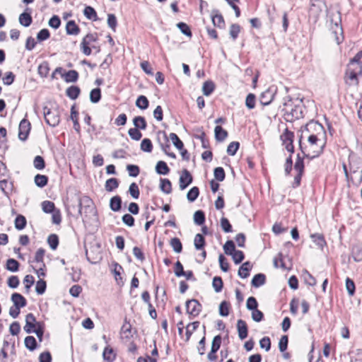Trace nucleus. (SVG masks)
<instances>
[{"label": "nucleus", "instance_id": "f257e3e1", "mask_svg": "<svg viewBox=\"0 0 362 362\" xmlns=\"http://www.w3.org/2000/svg\"><path fill=\"white\" fill-rule=\"evenodd\" d=\"M323 132V126L315 121H310L306 124L302 130V135L298 142L303 157H300V154L297 155V159L294 164V170L297 172V174L294 177L292 184L293 188H296L300 185L305 168L303 158L313 159L318 157L323 152L325 143L321 142L318 138V135Z\"/></svg>", "mask_w": 362, "mask_h": 362}, {"label": "nucleus", "instance_id": "f03ea898", "mask_svg": "<svg viewBox=\"0 0 362 362\" xmlns=\"http://www.w3.org/2000/svg\"><path fill=\"white\" fill-rule=\"evenodd\" d=\"M282 111L284 112V119L287 122H291L303 117L301 107L299 105H293V101L289 97H288V100H285L284 103Z\"/></svg>", "mask_w": 362, "mask_h": 362}, {"label": "nucleus", "instance_id": "7ed1b4c3", "mask_svg": "<svg viewBox=\"0 0 362 362\" xmlns=\"http://www.w3.org/2000/svg\"><path fill=\"white\" fill-rule=\"evenodd\" d=\"M362 74V66L356 63H349L345 73L344 80L349 86H356L358 84V76Z\"/></svg>", "mask_w": 362, "mask_h": 362}, {"label": "nucleus", "instance_id": "20e7f679", "mask_svg": "<svg viewBox=\"0 0 362 362\" xmlns=\"http://www.w3.org/2000/svg\"><path fill=\"white\" fill-rule=\"evenodd\" d=\"M44 117L46 123L52 127H57L60 122V114L57 108H43Z\"/></svg>", "mask_w": 362, "mask_h": 362}, {"label": "nucleus", "instance_id": "39448f33", "mask_svg": "<svg viewBox=\"0 0 362 362\" xmlns=\"http://www.w3.org/2000/svg\"><path fill=\"white\" fill-rule=\"evenodd\" d=\"M293 132L289 131L287 128L281 135V139L283 144L285 145L286 149L291 153H293L294 151V146L293 145Z\"/></svg>", "mask_w": 362, "mask_h": 362}, {"label": "nucleus", "instance_id": "423d86ee", "mask_svg": "<svg viewBox=\"0 0 362 362\" xmlns=\"http://www.w3.org/2000/svg\"><path fill=\"white\" fill-rule=\"evenodd\" d=\"M187 313L194 317L199 315L202 310V305L196 299L188 300L186 302Z\"/></svg>", "mask_w": 362, "mask_h": 362}, {"label": "nucleus", "instance_id": "0eeeda50", "mask_svg": "<svg viewBox=\"0 0 362 362\" xmlns=\"http://www.w3.org/2000/svg\"><path fill=\"white\" fill-rule=\"evenodd\" d=\"M18 138L21 141H25L30 131V123L26 119H23L18 127Z\"/></svg>", "mask_w": 362, "mask_h": 362}, {"label": "nucleus", "instance_id": "6e6552de", "mask_svg": "<svg viewBox=\"0 0 362 362\" xmlns=\"http://www.w3.org/2000/svg\"><path fill=\"white\" fill-rule=\"evenodd\" d=\"M192 180L193 178L190 173L187 170L184 169L182 171V173L179 179L180 189L181 190L185 189V188H187L188 185H189L192 182Z\"/></svg>", "mask_w": 362, "mask_h": 362}, {"label": "nucleus", "instance_id": "1a4fd4ad", "mask_svg": "<svg viewBox=\"0 0 362 362\" xmlns=\"http://www.w3.org/2000/svg\"><path fill=\"white\" fill-rule=\"evenodd\" d=\"M276 90L269 88L265 91L262 92L259 97V102L263 105H269L274 98Z\"/></svg>", "mask_w": 362, "mask_h": 362}, {"label": "nucleus", "instance_id": "9d476101", "mask_svg": "<svg viewBox=\"0 0 362 362\" xmlns=\"http://www.w3.org/2000/svg\"><path fill=\"white\" fill-rule=\"evenodd\" d=\"M38 322L36 321V318L33 313H28L25 316V325L23 327L26 333H32L33 329L37 327Z\"/></svg>", "mask_w": 362, "mask_h": 362}, {"label": "nucleus", "instance_id": "9b49d317", "mask_svg": "<svg viewBox=\"0 0 362 362\" xmlns=\"http://www.w3.org/2000/svg\"><path fill=\"white\" fill-rule=\"evenodd\" d=\"M237 329L239 338L243 340L245 339L248 334L247 325L243 320H238L237 322Z\"/></svg>", "mask_w": 362, "mask_h": 362}, {"label": "nucleus", "instance_id": "f8f14e48", "mask_svg": "<svg viewBox=\"0 0 362 362\" xmlns=\"http://www.w3.org/2000/svg\"><path fill=\"white\" fill-rule=\"evenodd\" d=\"M211 19L212 23L214 25V26H216L218 28H222L225 25L223 17L221 14L218 13V11L216 9H214L211 12Z\"/></svg>", "mask_w": 362, "mask_h": 362}, {"label": "nucleus", "instance_id": "ddd939ff", "mask_svg": "<svg viewBox=\"0 0 362 362\" xmlns=\"http://www.w3.org/2000/svg\"><path fill=\"white\" fill-rule=\"evenodd\" d=\"M93 205L92 200L87 196H84L79 199L78 203V213L82 214V211L84 209L86 212L87 209L90 208Z\"/></svg>", "mask_w": 362, "mask_h": 362}, {"label": "nucleus", "instance_id": "4468645a", "mask_svg": "<svg viewBox=\"0 0 362 362\" xmlns=\"http://www.w3.org/2000/svg\"><path fill=\"white\" fill-rule=\"evenodd\" d=\"M11 301L13 305L20 308H23L26 305V299L20 293H14L11 296Z\"/></svg>", "mask_w": 362, "mask_h": 362}, {"label": "nucleus", "instance_id": "2eb2a0df", "mask_svg": "<svg viewBox=\"0 0 362 362\" xmlns=\"http://www.w3.org/2000/svg\"><path fill=\"white\" fill-rule=\"evenodd\" d=\"M80 28L74 21H69L66 25V32L69 35H78L80 33Z\"/></svg>", "mask_w": 362, "mask_h": 362}, {"label": "nucleus", "instance_id": "dca6fc26", "mask_svg": "<svg viewBox=\"0 0 362 362\" xmlns=\"http://www.w3.org/2000/svg\"><path fill=\"white\" fill-rule=\"evenodd\" d=\"M252 267V266L250 262H245L240 267L238 273V276L243 279L248 277Z\"/></svg>", "mask_w": 362, "mask_h": 362}, {"label": "nucleus", "instance_id": "f3484780", "mask_svg": "<svg viewBox=\"0 0 362 362\" xmlns=\"http://www.w3.org/2000/svg\"><path fill=\"white\" fill-rule=\"evenodd\" d=\"M62 77L66 83H74L78 80V74L75 70H70L62 74Z\"/></svg>", "mask_w": 362, "mask_h": 362}, {"label": "nucleus", "instance_id": "a211bd4d", "mask_svg": "<svg viewBox=\"0 0 362 362\" xmlns=\"http://www.w3.org/2000/svg\"><path fill=\"white\" fill-rule=\"evenodd\" d=\"M121 334L123 335L124 338L128 340L133 337L132 333V325L129 322L127 321V319H125L124 323L122 326Z\"/></svg>", "mask_w": 362, "mask_h": 362}, {"label": "nucleus", "instance_id": "6ab92c4d", "mask_svg": "<svg viewBox=\"0 0 362 362\" xmlns=\"http://www.w3.org/2000/svg\"><path fill=\"white\" fill-rule=\"evenodd\" d=\"M110 207L113 211H119L122 208V199L116 195L110 199Z\"/></svg>", "mask_w": 362, "mask_h": 362}, {"label": "nucleus", "instance_id": "aec40b11", "mask_svg": "<svg viewBox=\"0 0 362 362\" xmlns=\"http://www.w3.org/2000/svg\"><path fill=\"white\" fill-rule=\"evenodd\" d=\"M215 139L217 141H223L228 136V132L221 126H216L214 129Z\"/></svg>", "mask_w": 362, "mask_h": 362}, {"label": "nucleus", "instance_id": "412c9836", "mask_svg": "<svg viewBox=\"0 0 362 362\" xmlns=\"http://www.w3.org/2000/svg\"><path fill=\"white\" fill-rule=\"evenodd\" d=\"M103 358L105 361H113L116 358V354L115 353L112 348H111L110 346H107L104 349Z\"/></svg>", "mask_w": 362, "mask_h": 362}, {"label": "nucleus", "instance_id": "4be33fe9", "mask_svg": "<svg viewBox=\"0 0 362 362\" xmlns=\"http://www.w3.org/2000/svg\"><path fill=\"white\" fill-rule=\"evenodd\" d=\"M266 276L263 274H255L252 279V285L255 288H258L265 284Z\"/></svg>", "mask_w": 362, "mask_h": 362}, {"label": "nucleus", "instance_id": "5701e85b", "mask_svg": "<svg viewBox=\"0 0 362 362\" xmlns=\"http://www.w3.org/2000/svg\"><path fill=\"white\" fill-rule=\"evenodd\" d=\"M81 93V89L76 86H71L66 90V95L71 100H76Z\"/></svg>", "mask_w": 362, "mask_h": 362}, {"label": "nucleus", "instance_id": "b1692460", "mask_svg": "<svg viewBox=\"0 0 362 362\" xmlns=\"http://www.w3.org/2000/svg\"><path fill=\"white\" fill-rule=\"evenodd\" d=\"M134 128L144 130L147 127V123L145 118L142 116H136L133 119Z\"/></svg>", "mask_w": 362, "mask_h": 362}, {"label": "nucleus", "instance_id": "393cba45", "mask_svg": "<svg viewBox=\"0 0 362 362\" xmlns=\"http://www.w3.org/2000/svg\"><path fill=\"white\" fill-rule=\"evenodd\" d=\"M160 190L166 194H170L172 192V185L170 181L166 178H160Z\"/></svg>", "mask_w": 362, "mask_h": 362}, {"label": "nucleus", "instance_id": "a878e982", "mask_svg": "<svg viewBox=\"0 0 362 362\" xmlns=\"http://www.w3.org/2000/svg\"><path fill=\"white\" fill-rule=\"evenodd\" d=\"M33 22L32 16L30 13L23 12L19 16V23L21 25L25 27H28Z\"/></svg>", "mask_w": 362, "mask_h": 362}, {"label": "nucleus", "instance_id": "bb28decb", "mask_svg": "<svg viewBox=\"0 0 362 362\" xmlns=\"http://www.w3.org/2000/svg\"><path fill=\"white\" fill-rule=\"evenodd\" d=\"M119 186V181L117 178H110L106 180L105 188L107 192H112L114 189H117Z\"/></svg>", "mask_w": 362, "mask_h": 362}, {"label": "nucleus", "instance_id": "cd10ccee", "mask_svg": "<svg viewBox=\"0 0 362 362\" xmlns=\"http://www.w3.org/2000/svg\"><path fill=\"white\" fill-rule=\"evenodd\" d=\"M199 322L195 321L186 326V341H189L192 333L199 327Z\"/></svg>", "mask_w": 362, "mask_h": 362}, {"label": "nucleus", "instance_id": "c85d7f7f", "mask_svg": "<svg viewBox=\"0 0 362 362\" xmlns=\"http://www.w3.org/2000/svg\"><path fill=\"white\" fill-rule=\"evenodd\" d=\"M156 170L158 174L165 175L170 172V168L165 162L160 160L156 164Z\"/></svg>", "mask_w": 362, "mask_h": 362}, {"label": "nucleus", "instance_id": "c756f323", "mask_svg": "<svg viewBox=\"0 0 362 362\" xmlns=\"http://www.w3.org/2000/svg\"><path fill=\"white\" fill-rule=\"evenodd\" d=\"M19 266L20 264L17 260L10 258L6 261V269L11 272H16L18 271Z\"/></svg>", "mask_w": 362, "mask_h": 362}, {"label": "nucleus", "instance_id": "7c9ffc66", "mask_svg": "<svg viewBox=\"0 0 362 362\" xmlns=\"http://www.w3.org/2000/svg\"><path fill=\"white\" fill-rule=\"evenodd\" d=\"M215 89V85L211 81H206L204 83L202 86V92L204 95L209 96Z\"/></svg>", "mask_w": 362, "mask_h": 362}, {"label": "nucleus", "instance_id": "2f4dec72", "mask_svg": "<svg viewBox=\"0 0 362 362\" xmlns=\"http://www.w3.org/2000/svg\"><path fill=\"white\" fill-rule=\"evenodd\" d=\"M194 244L196 250H203L205 245V238L202 234H197L194 237Z\"/></svg>", "mask_w": 362, "mask_h": 362}, {"label": "nucleus", "instance_id": "473e14b6", "mask_svg": "<svg viewBox=\"0 0 362 362\" xmlns=\"http://www.w3.org/2000/svg\"><path fill=\"white\" fill-rule=\"evenodd\" d=\"M25 347L30 351H34L37 347V341L34 337L28 336L24 340Z\"/></svg>", "mask_w": 362, "mask_h": 362}, {"label": "nucleus", "instance_id": "72a5a7b5", "mask_svg": "<svg viewBox=\"0 0 362 362\" xmlns=\"http://www.w3.org/2000/svg\"><path fill=\"white\" fill-rule=\"evenodd\" d=\"M83 14L89 20H97V13L95 10L90 6H87L85 7L83 10Z\"/></svg>", "mask_w": 362, "mask_h": 362}, {"label": "nucleus", "instance_id": "f704fd0d", "mask_svg": "<svg viewBox=\"0 0 362 362\" xmlns=\"http://www.w3.org/2000/svg\"><path fill=\"white\" fill-rule=\"evenodd\" d=\"M35 184L39 187H44L47 185L48 177L46 175L37 174L35 176Z\"/></svg>", "mask_w": 362, "mask_h": 362}, {"label": "nucleus", "instance_id": "c9c22d12", "mask_svg": "<svg viewBox=\"0 0 362 362\" xmlns=\"http://www.w3.org/2000/svg\"><path fill=\"white\" fill-rule=\"evenodd\" d=\"M149 102L147 98L144 95H140L138 97L136 101V105L141 110H146L148 108Z\"/></svg>", "mask_w": 362, "mask_h": 362}, {"label": "nucleus", "instance_id": "e433bc0d", "mask_svg": "<svg viewBox=\"0 0 362 362\" xmlns=\"http://www.w3.org/2000/svg\"><path fill=\"white\" fill-rule=\"evenodd\" d=\"M26 218L23 215H18L15 219V228L17 230H23L26 226Z\"/></svg>", "mask_w": 362, "mask_h": 362}, {"label": "nucleus", "instance_id": "4c0bfd02", "mask_svg": "<svg viewBox=\"0 0 362 362\" xmlns=\"http://www.w3.org/2000/svg\"><path fill=\"white\" fill-rule=\"evenodd\" d=\"M101 99V90L99 88L93 89L90 93V100L93 103H98Z\"/></svg>", "mask_w": 362, "mask_h": 362}, {"label": "nucleus", "instance_id": "58836bf2", "mask_svg": "<svg viewBox=\"0 0 362 362\" xmlns=\"http://www.w3.org/2000/svg\"><path fill=\"white\" fill-rule=\"evenodd\" d=\"M199 194V189L197 187H193L191 188L187 194V199L189 202H194Z\"/></svg>", "mask_w": 362, "mask_h": 362}, {"label": "nucleus", "instance_id": "ea45409f", "mask_svg": "<svg viewBox=\"0 0 362 362\" xmlns=\"http://www.w3.org/2000/svg\"><path fill=\"white\" fill-rule=\"evenodd\" d=\"M274 267L275 268H281L286 269L287 267L283 260V255L281 252L278 253L273 259Z\"/></svg>", "mask_w": 362, "mask_h": 362}, {"label": "nucleus", "instance_id": "a19ab883", "mask_svg": "<svg viewBox=\"0 0 362 362\" xmlns=\"http://www.w3.org/2000/svg\"><path fill=\"white\" fill-rule=\"evenodd\" d=\"M310 238H312L313 241L320 247H322L326 244L325 238L322 234H312Z\"/></svg>", "mask_w": 362, "mask_h": 362}, {"label": "nucleus", "instance_id": "79ce46f5", "mask_svg": "<svg viewBox=\"0 0 362 362\" xmlns=\"http://www.w3.org/2000/svg\"><path fill=\"white\" fill-rule=\"evenodd\" d=\"M194 221L198 226L202 225L205 221V214L203 211L198 210L194 214Z\"/></svg>", "mask_w": 362, "mask_h": 362}, {"label": "nucleus", "instance_id": "37998d69", "mask_svg": "<svg viewBox=\"0 0 362 362\" xmlns=\"http://www.w3.org/2000/svg\"><path fill=\"white\" fill-rule=\"evenodd\" d=\"M47 243L53 250H56L59 245V238L56 234H51L47 238Z\"/></svg>", "mask_w": 362, "mask_h": 362}, {"label": "nucleus", "instance_id": "c03bdc74", "mask_svg": "<svg viewBox=\"0 0 362 362\" xmlns=\"http://www.w3.org/2000/svg\"><path fill=\"white\" fill-rule=\"evenodd\" d=\"M224 252L227 255H231L235 250V245L233 240H227L225 245H223Z\"/></svg>", "mask_w": 362, "mask_h": 362}, {"label": "nucleus", "instance_id": "a18cd8bd", "mask_svg": "<svg viewBox=\"0 0 362 362\" xmlns=\"http://www.w3.org/2000/svg\"><path fill=\"white\" fill-rule=\"evenodd\" d=\"M171 247H173V250L176 253H180L182 250V245L181 241L177 238H173L171 239L170 243Z\"/></svg>", "mask_w": 362, "mask_h": 362}, {"label": "nucleus", "instance_id": "49530a36", "mask_svg": "<svg viewBox=\"0 0 362 362\" xmlns=\"http://www.w3.org/2000/svg\"><path fill=\"white\" fill-rule=\"evenodd\" d=\"M42 209L45 213L50 214L54 211L55 205L52 202L44 201L42 202Z\"/></svg>", "mask_w": 362, "mask_h": 362}, {"label": "nucleus", "instance_id": "de8ad7c7", "mask_svg": "<svg viewBox=\"0 0 362 362\" xmlns=\"http://www.w3.org/2000/svg\"><path fill=\"white\" fill-rule=\"evenodd\" d=\"M169 138L171 139V141L173 143V145L177 149L182 150L183 148L184 144L175 133H170L169 135Z\"/></svg>", "mask_w": 362, "mask_h": 362}, {"label": "nucleus", "instance_id": "09e8293b", "mask_svg": "<svg viewBox=\"0 0 362 362\" xmlns=\"http://www.w3.org/2000/svg\"><path fill=\"white\" fill-rule=\"evenodd\" d=\"M230 304L227 301H222L219 305V314L223 317H226L229 315Z\"/></svg>", "mask_w": 362, "mask_h": 362}, {"label": "nucleus", "instance_id": "8fccbe9b", "mask_svg": "<svg viewBox=\"0 0 362 362\" xmlns=\"http://www.w3.org/2000/svg\"><path fill=\"white\" fill-rule=\"evenodd\" d=\"M352 256L355 262L362 261V247L355 246L352 250Z\"/></svg>", "mask_w": 362, "mask_h": 362}, {"label": "nucleus", "instance_id": "3c124183", "mask_svg": "<svg viewBox=\"0 0 362 362\" xmlns=\"http://www.w3.org/2000/svg\"><path fill=\"white\" fill-rule=\"evenodd\" d=\"M141 149L144 152H151L153 149L151 141L149 139H144L141 143Z\"/></svg>", "mask_w": 362, "mask_h": 362}, {"label": "nucleus", "instance_id": "603ef678", "mask_svg": "<svg viewBox=\"0 0 362 362\" xmlns=\"http://www.w3.org/2000/svg\"><path fill=\"white\" fill-rule=\"evenodd\" d=\"M38 74L42 77H47L49 74V67L47 62H44L39 65L38 69Z\"/></svg>", "mask_w": 362, "mask_h": 362}, {"label": "nucleus", "instance_id": "864d4df0", "mask_svg": "<svg viewBox=\"0 0 362 362\" xmlns=\"http://www.w3.org/2000/svg\"><path fill=\"white\" fill-rule=\"evenodd\" d=\"M223 281L220 276H215L213 279L212 286L216 293L221 291L223 288Z\"/></svg>", "mask_w": 362, "mask_h": 362}, {"label": "nucleus", "instance_id": "5fc2aeb1", "mask_svg": "<svg viewBox=\"0 0 362 362\" xmlns=\"http://www.w3.org/2000/svg\"><path fill=\"white\" fill-rule=\"evenodd\" d=\"M33 165L37 170H43L45 167L44 158L40 156H35L33 160Z\"/></svg>", "mask_w": 362, "mask_h": 362}, {"label": "nucleus", "instance_id": "6e6d98bb", "mask_svg": "<svg viewBox=\"0 0 362 362\" xmlns=\"http://www.w3.org/2000/svg\"><path fill=\"white\" fill-rule=\"evenodd\" d=\"M255 103H256V97L255 95L253 93H249L245 100V105L246 107L251 110L253 109L255 107Z\"/></svg>", "mask_w": 362, "mask_h": 362}, {"label": "nucleus", "instance_id": "4d7b16f0", "mask_svg": "<svg viewBox=\"0 0 362 362\" xmlns=\"http://www.w3.org/2000/svg\"><path fill=\"white\" fill-rule=\"evenodd\" d=\"M107 25L112 31L115 32L117 25V21L115 14L109 13L107 15Z\"/></svg>", "mask_w": 362, "mask_h": 362}, {"label": "nucleus", "instance_id": "13d9d810", "mask_svg": "<svg viewBox=\"0 0 362 362\" xmlns=\"http://www.w3.org/2000/svg\"><path fill=\"white\" fill-rule=\"evenodd\" d=\"M240 146V143L238 141H233L229 144L227 147V153L230 156H235Z\"/></svg>", "mask_w": 362, "mask_h": 362}, {"label": "nucleus", "instance_id": "bf43d9fd", "mask_svg": "<svg viewBox=\"0 0 362 362\" xmlns=\"http://www.w3.org/2000/svg\"><path fill=\"white\" fill-rule=\"evenodd\" d=\"M128 134L134 141H139L142 137V134L136 128H130L128 131Z\"/></svg>", "mask_w": 362, "mask_h": 362}, {"label": "nucleus", "instance_id": "052dcab7", "mask_svg": "<svg viewBox=\"0 0 362 362\" xmlns=\"http://www.w3.org/2000/svg\"><path fill=\"white\" fill-rule=\"evenodd\" d=\"M214 177L219 182H222L224 180L226 174L223 168L217 167L214 169Z\"/></svg>", "mask_w": 362, "mask_h": 362}, {"label": "nucleus", "instance_id": "680f3d73", "mask_svg": "<svg viewBox=\"0 0 362 362\" xmlns=\"http://www.w3.org/2000/svg\"><path fill=\"white\" fill-rule=\"evenodd\" d=\"M45 250L43 248H39L35 252L34 261L37 264H45L44 262V256H45Z\"/></svg>", "mask_w": 362, "mask_h": 362}, {"label": "nucleus", "instance_id": "e2e57ef3", "mask_svg": "<svg viewBox=\"0 0 362 362\" xmlns=\"http://www.w3.org/2000/svg\"><path fill=\"white\" fill-rule=\"evenodd\" d=\"M177 28L180 29V30L186 36L191 37L192 36V32L190 30V28L188 25H187L185 23L180 22L177 24Z\"/></svg>", "mask_w": 362, "mask_h": 362}, {"label": "nucleus", "instance_id": "0e129e2a", "mask_svg": "<svg viewBox=\"0 0 362 362\" xmlns=\"http://www.w3.org/2000/svg\"><path fill=\"white\" fill-rule=\"evenodd\" d=\"M47 284L45 281L40 279L37 281L35 291L37 294L42 295L45 292Z\"/></svg>", "mask_w": 362, "mask_h": 362}, {"label": "nucleus", "instance_id": "69168bd1", "mask_svg": "<svg viewBox=\"0 0 362 362\" xmlns=\"http://www.w3.org/2000/svg\"><path fill=\"white\" fill-rule=\"evenodd\" d=\"M221 227L225 233L232 232V226L230 225L228 218L222 217L221 218Z\"/></svg>", "mask_w": 362, "mask_h": 362}, {"label": "nucleus", "instance_id": "338daca9", "mask_svg": "<svg viewBox=\"0 0 362 362\" xmlns=\"http://www.w3.org/2000/svg\"><path fill=\"white\" fill-rule=\"evenodd\" d=\"M230 256L236 264H240L245 258V255L241 250H235Z\"/></svg>", "mask_w": 362, "mask_h": 362}, {"label": "nucleus", "instance_id": "774afa93", "mask_svg": "<svg viewBox=\"0 0 362 362\" xmlns=\"http://www.w3.org/2000/svg\"><path fill=\"white\" fill-rule=\"evenodd\" d=\"M240 31V27L238 24H232L230 28V35L233 40H235Z\"/></svg>", "mask_w": 362, "mask_h": 362}]
</instances>
